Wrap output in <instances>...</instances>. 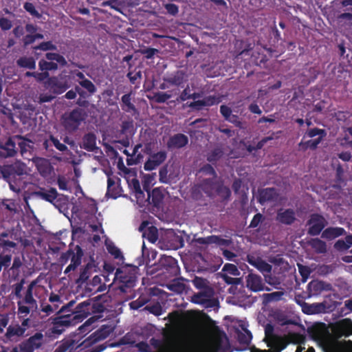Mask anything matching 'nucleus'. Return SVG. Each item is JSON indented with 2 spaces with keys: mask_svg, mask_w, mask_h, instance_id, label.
<instances>
[{
  "mask_svg": "<svg viewBox=\"0 0 352 352\" xmlns=\"http://www.w3.org/2000/svg\"><path fill=\"white\" fill-rule=\"evenodd\" d=\"M181 340L179 335L173 334L164 343L153 338L150 344L157 350L156 352H232L229 340L223 331L215 333L206 341L195 343L184 350H179L176 346Z\"/></svg>",
  "mask_w": 352,
  "mask_h": 352,
  "instance_id": "obj_1",
  "label": "nucleus"
},
{
  "mask_svg": "<svg viewBox=\"0 0 352 352\" xmlns=\"http://www.w3.org/2000/svg\"><path fill=\"white\" fill-rule=\"evenodd\" d=\"M74 302H69L64 305L58 311L59 316L53 319L54 331L62 332L63 327L74 326L82 322L90 314L89 307L91 305V300H87L79 303L75 311H72L70 307L73 306Z\"/></svg>",
  "mask_w": 352,
  "mask_h": 352,
  "instance_id": "obj_2",
  "label": "nucleus"
},
{
  "mask_svg": "<svg viewBox=\"0 0 352 352\" xmlns=\"http://www.w3.org/2000/svg\"><path fill=\"white\" fill-rule=\"evenodd\" d=\"M1 173L9 184L10 188L14 192H18L23 176L26 174L25 164L16 161L11 164L4 165L1 168Z\"/></svg>",
  "mask_w": 352,
  "mask_h": 352,
  "instance_id": "obj_3",
  "label": "nucleus"
},
{
  "mask_svg": "<svg viewBox=\"0 0 352 352\" xmlns=\"http://www.w3.org/2000/svg\"><path fill=\"white\" fill-rule=\"evenodd\" d=\"M139 268L133 265H122L115 272L114 280L118 283V288L122 292H127L136 283Z\"/></svg>",
  "mask_w": 352,
  "mask_h": 352,
  "instance_id": "obj_4",
  "label": "nucleus"
},
{
  "mask_svg": "<svg viewBox=\"0 0 352 352\" xmlns=\"http://www.w3.org/2000/svg\"><path fill=\"white\" fill-rule=\"evenodd\" d=\"M87 116V114L85 109L76 107L71 111L63 114L61 124L67 132L72 133L79 129Z\"/></svg>",
  "mask_w": 352,
  "mask_h": 352,
  "instance_id": "obj_5",
  "label": "nucleus"
},
{
  "mask_svg": "<svg viewBox=\"0 0 352 352\" xmlns=\"http://www.w3.org/2000/svg\"><path fill=\"white\" fill-rule=\"evenodd\" d=\"M190 302L201 305L203 308H214L219 306V300L215 298V292L213 287L206 288L195 293L190 297Z\"/></svg>",
  "mask_w": 352,
  "mask_h": 352,
  "instance_id": "obj_6",
  "label": "nucleus"
},
{
  "mask_svg": "<svg viewBox=\"0 0 352 352\" xmlns=\"http://www.w3.org/2000/svg\"><path fill=\"white\" fill-rule=\"evenodd\" d=\"M70 86V76L63 73L56 76H51L49 80L45 82V87L56 95L64 93Z\"/></svg>",
  "mask_w": 352,
  "mask_h": 352,
  "instance_id": "obj_7",
  "label": "nucleus"
},
{
  "mask_svg": "<svg viewBox=\"0 0 352 352\" xmlns=\"http://www.w3.org/2000/svg\"><path fill=\"white\" fill-rule=\"evenodd\" d=\"M160 274L165 278L170 279L179 274V267L175 258L170 256H163L159 262Z\"/></svg>",
  "mask_w": 352,
  "mask_h": 352,
  "instance_id": "obj_8",
  "label": "nucleus"
},
{
  "mask_svg": "<svg viewBox=\"0 0 352 352\" xmlns=\"http://www.w3.org/2000/svg\"><path fill=\"white\" fill-rule=\"evenodd\" d=\"M216 187V183L213 179H204L199 184L192 188V198L196 200H201L203 197L202 193H204L206 197H212Z\"/></svg>",
  "mask_w": 352,
  "mask_h": 352,
  "instance_id": "obj_9",
  "label": "nucleus"
},
{
  "mask_svg": "<svg viewBox=\"0 0 352 352\" xmlns=\"http://www.w3.org/2000/svg\"><path fill=\"white\" fill-rule=\"evenodd\" d=\"M328 222L327 219L318 213H313L307 221V233L310 236H317L324 230Z\"/></svg>",
  "mask_w": 352,
  "mask_h": 352,
  "instance_id": "obj_10",
  "label": "nucleus"
},
{
  "mask_svg": "<svg viewBox=\"0 0 352 352\" xmlns=\"http://www.w3.org/2000/svg\"><path fill=\"white\" fill-rule=\"evenodd\" d=\"M107 176V190L106 196L112 199H116L121 195L122 188L119 182L120 179L113 175L111 170L105 172Z\"/></svg>",
  "mask_w": 352,
  "mask_h": 352,
  "instance_id": "obj_11",
  "label": "nucleus"
},
{
  "mask_svg": "<svg viewBox=\"0 0 352 352\" xmlns=\"http://www.w3.org/2000/svg\"><path fill=\"white\" fill-rule=\"evenodd\" d=\"M44 342V336L41 332H36L19 345L21 352H34L39 349Z\"/></svg>",
  "mask_w": 352,
  "mask_h": 352,
  "instance_id": "obj_12",
  "label": "nucleus"
},
{
  "mask_svg": "<svg viewBox=\"0 0 352 352\" xmlns=\"http://www.w3.org/2000/svg\"><path fill=\"white\" fill-rule=\"evenodd\" d=\"M167 158V153L165 151L151 154L144 164V168L146 171H151L156 169L163 164Z\"/></svg>",
  "mask_w": 352,
  "mask_h": 352,
  "instance_id": "obj_13",
  "label": "nucleus"
},
{
  "mask_svg": "<svg viewBox=\"0 0 352 352\" xmlns=\"http://www.w3.org/2000/svg\"><path fill=\"white\" fill-rule=\"evenodd\" d=\"M18 314H29L32 309L37 308L36 300L34 298L33 294H26L17 302Z\"/></svg>",
  "mask_w": 352,
  "mask_h": 352,
  "instance_id": "obj_14",
  "label": "nucleus"
},
{
  "mask_svg": "<svg viewBox=\"0 0 352 352\" xmlns=\"http://www.w3.org/2000/svg\"><path fill=\"white\" fill-rule=\"evenodd\" d=\"M19 135L10 137L6 142L0 143V155L3 157H13L16 153V140L20 139Z\"/></svg>",
  "mask_w": 352,
  "mask_h": 352,
  "instance_id": "obj_15",
  "label": "nucleus"
},
{
  "mask_svg": "<svg viewBox=\"0 0 352 352\" xmlns=\"http://www.w3.org/2000/svg\"><path fill=\"white\" fill-rule=\"evenodd\" d=\"M149 223L147 221L142 222L139 227L140 232H142V237L151 243H155L158 239V230L154 226H148Z\"/></svg>",
  "mask_w": 352,
  "mask_h": 352,
  "instance_id": "obj_16",
  "label": "nucleus"
},
{
  "mask_svg": "<svg viewBox=\"0 0 352 352\" xmlns=\"http://www.w3.org/2000/svg\"><path fill=\"white\" fill-rule=\"evenodd\" d=\"M219 100L215 96H208L204 97L202 100H197L192 101L190 103H187V106L192 109L201 110L204 107H211L214 104H218Z\"/></svg>",
  "mask_w": 352,
  "mask_h": 352,
  "instance_id": "obj_17",
  "label": "nucleus"
},
{
  "mask_svg": "<svg viewBox=\"0 0 352 352\" xmlns=\"http://www.w3.org/2000/svg\"><path fill=\"white\" fill-rule=\"evenodd\" d=\"M332 286L330 283H327L318 280H313L307 285V291L310 296H317L322 291H330Z\"/></svg>",
  "mask_w": 352,
  "mask_h": 352,
  "instance_id": "obj_18",
  "label": "nucleus"
},
{
  "mask_svg": "<svg viewBox=\"0 0 352 352\" xmlns=\"http://www.w3.org/2000/svg\"><path fill=\"white\" fill-rule=\"evenodd\" d=\"M247 261L263 274L270 273L272 271V265L258 256L249 254L247 256Z\"/></svg>",
  "mask_w": 352,
  "mask_h": 352,
  "instance_id": "obj_19",
  "label": "nucleus"
},
{
  "mask_svg": "<svg viewBox=\"0 0 352 352\" xmlns=\"http://www.w3.org/2000/svg\"><path fill=\"white\" fill-rule=\"evenodd\" d=\"M192 262L196 264L195 267L197 268L198 272L215 271L217 270L216 267L207 261L206 257L201 253L195 254Z\"/></svg>",
  "mask_w": 352,
  "mask_h": 352,
  "instance_id": "obj_20",
  "label": "nucleus"
},
{
  "mask_svg": "<svg viewBox=\"0 0 352 352\" xmlns=\"http://www.w3.org/2000/svg\"><path fill=\"white\" fill-rule=\"evenodd\" d=\"M188 142V137L182 133H177L169 138L166 146L169 150L181 148Z\"/></svg>",
  "mask_w": 352,
  "mask_h": 352,
  "instance_id": "obj_21",
  "label": "nucleus"
},
{
  "mask_svg": "<svg viewBox=\"0 0 352 352\" xmlns=\"http://www.w3.org/2000/svg\"><path fill=\"white\" fill-rule=\"evenodd\" d=\"M296 219V214L293 209L280 210L277 212L276 220L282 224L291 226Z\"/></svg>",
  "mask_w": 352,
  "mask_h": 352,
  "instance_id": "obj_22",
  "label": "nucleus"
},
{
  "mask_svg": "<svg viewBox=\"0 0 352 352\" xmlns=\"http://www.w3.org/2000/svg\"><path fill=\"white\" fill-rule=\"evenodd\" d=\"M246 285L252 292H256L264 290L262 278L256 274H248L246 277Z\"/></svg>",
  "mask_w": 352,
  "mask_h": 352,
  "instance_id": "obj_23",
  "label": "nucleus"
},
{
  "mask_svg": "<svg viewBox=\"0 0 352 352\" xmlns=\"http://www.w3.org/2000/svg\"><path fill=\"white\" fill-rule=\"evenodd\" d=\"M150 204L157 210L163 206L164 195L163 192L157 188H154L151 192H148Z\"/></svg>",
  "mask_w": 352,
  "mask_h": 352,
  "instance_id": "obj_24",
  "label": "nucleus"
},
{
  "mask_svg": "<svg viewBox=\"0 0 352 352\" xmlns=\"http://www.w3.org/2000/svg\"><path fill=\"white\" fill-rule=\"evenodd\" d=\"M243 332L239 330V329H236L235 333L236 336L237 341L240 344H242L244 346V349H246L248 346L250 345L251 340L252 339V333L247 329L246 328L243 329ZM236 351H243V349H236Z\"/></svg>",
  "mask_w": 352,
  "mask_h": 352,
  "instance_id": "obj_25",
  "label": "nucleus"
},
{
  "mask_svg": "<svg viewBox=\"0 0 352 352\" xmlns=\"http://www.w3.org/2000/svg\"><path fill=\"white\" fill-rule=\"evenodd\" d=\"M82 140L80 147L89 152L94 151L98 148L96 146V135L92 132L85 134Z\"/></svg>",
  "mask_w": 352,
  "mask_h": 352,
  "instance_id": "obj_26",
  "label": "nucleus"
},
{
  "mask_svg": "<svg viewBox=\"0 0 352 352\" xmlns=\"http://www.w3.org/2000/svg\"><path fill=\"white\" fill-rule=\"evenodd\" d=\"M260 44L258 43L256 50H254L251 54V61L255 65L260 66L262 63H265L267 60V56L263 53L264 50L270 51L269 48L261 44L263 51L261 52L259 49Z\"/></svg>",
  "mask_w": 352,
  "mask_h": 352,
  "instance_id": "obj_27",
  "label": "nucleus"
},
{
  "mask_svg": "<svg viewBox=\"0 0 352 352\" xmlns=\"http://www.w3.org/2000/svg\"><path fill=\"white\" fill-rule=\"evenodd\" d=\"M278 193L274 188H267L263 189L259 192L258 201L263 204L268 201H274L277 199Z\"/></svg>",
  "mask_w": 352,
  "mask_h": 352,
  "instance_id": "obj_28",
  "label": "nucleus"
},
{
  "mask_svg": "<svg viewBox=\"0 0 352 352\" xmlns=\"http://www.w3.org/2000/svg\"><path fill=\"white\" fill-rule=\"evenodd\" d=\"M345 234V230L340 227H329L324 229L321 234V237L328 241H331L337 237Z\"/></svg>",
  "mask_w": 352,
  "mask_h": 352,
  "instance_id": "obj_29",
  "label": "nucleus"
},
{
  "mask_svg": "<svg viewBox=\"0 0 352 352\" xmlns=\"http://www.w3.org/2000/svg\"><path fill=\"white\" fill-rule=\"evenodd\" d=\"M196 242L201 245L217 244L218 245H227L228 241L215 235H210L207 237H200L196 239Z\"/></svg>",
  "mask_w": 352,
  "mask_h": 352,
  "instance_id": "obj_30",
  "label": "nucleus"
},
{
  "mask_svg": "<svg viewBox=\"0 0 352 352\" xmlns=\"http://www.w3.org/2000/svg\"><path fill=\"white\" fill-rule=\"evenodd\" d=\"M186 74L182 70H177L173 74L168 76L164 80L172 85L179 87H182L185 81Z\"/></svg>",
  "mask_w": 352,
  "mask_h": 352,
  "instance_id": "obj_31",
  "label": "nucleus"
},
{
  "mask_svg": "<svg viewBox=\"0 0 352 352\" xmlns=\"http://www.w3.org/2000/svg\"><path fill=\"white\" fill-rule=\"evenodd\" d=\"M61 212H67L69 208V197L57 192L56 199L52 204Z\"/></svg>",
  "mask_w": 352,
  "mask_h": 352,
  "instance_id": "obj_32",
  "label": "nucleus"
},
{
  "mask_svg": "<svg viewBox=\"0 0 352 352\" xmlns=\"http://www.w3.org/2000/svg\"><path fill=\"white\" fill-rule=\"evenodd\" d=\"M34 194L40 199L53 204L56 197L57 190L54 188H50L49 189L40 188Z\"/></svg>",
  "mask_w": 352,
  "mask_h": 352,
  "instance_id": "obj_33",
  "label": "nucleus"
},
{
  "mask_svg": "<svg viewBox=\"0 0 352 352\" xmlns=\"http://www.w3.org/2000/svg\"><path fill=\"white\" fill-rule=\"evenodd\" d=\"M25 331L26 328L21 327L19 324H11L7 328L6 336L12 340L15 338L23 336Z\"/></svg>",
  "mask_w": 352,
  "mask_h": 352,
  "instance_id": "obj_34",
  "label": "nucleus"
},
{
  "mask_svg": "<svg viewBox=\"0 0 352 352\" xmlns=\"http://www.w3.org/2000/svg\"><path fill=\"white\" fill-rule=\"evenodd\" d=\"M324 309L325 305L324 303L308 304L307 302H304L302 306L303 313L308 315L320 313L323 311Z\"/></svg>",
  "mask_w": 352,
  "mask_h": 352,
  "instance_id": "obj_35",
  "label": "nucleus"
},
{
  "mask_svg": "<svg viewBox=\"0 0 352 352\" xmlns=\"http://www.w3.org/2000/svg\"><path fill=\"white\" fill-rule=\"evenodd\" d=\"M16 65L21 68L34 70L36 69V60L32 56H21L16 60Z\"/></svg>",
  "mask_w": 352,
  "mask_h": 352,
  "instance_id": "obj_36",
  "label": "nucleus"
},
{
  "mask_svg": "<svg viewBox=\"0 0 352 352\" xmlns=\"http://www.w3.org/2000/svg\"><path fill=\"white\" fill-rule=\"evenodd\" d=\"M267 345L268 347L272 348L274 352H281V351L286 348L287 343L285 340L280 336L278 338H275V340L269 341Z\"/></svg>",
  "mask_w": 352,
  "mask_h": 352,
  "instance_id": "obj_37",
  "label": "nucleus"
},
{
  "mask_svg": "<svg viewBox=\"0 0 352 352\" xmlns=\"http://www.w3.org/2000/svg\"><path fill=\"white\" fill-rule=\"evenodd\" d=\"M321 138H317L314 140H309L307 141L301 140L298 144L299 149L303 151L307 149L315 150L318 148V144L322 142Z\"/></svg>",
  "mask_w": 352,
  "mask_h": 352,
  "instance_id": "obj_38",
  "label": "nucleus"
},
{
  "mask_svg": "<svg viewBox=\"0 0 352 352\" xmlns=\"http://www.w3.org/2000/svg\"><path fill=\"white\" fill-rule=\"evenodd\" d=\"M36 168L41 175L45 176L50 173L52 166L49 161L44 158H40L36 164Z\"/></svg>",
  "mask_w": 352,
  "mask_h": 352,
  "instance_id": "obj_39",
  "label": "nucleus"
},
{
  "mask_svg": "<svg viewBox=\"0 0 352 352\" xmlns=\"http://www.w3.org/2000/svg\"><path fill=\"white\" fill-rule=\"evenodd\" d=\"M121 108L126 112H131L136 111L135 105L131 102V93L126 94L121 98Z\"/></svg>",
  "mask_w": 352,
  "mask_h": 352,
  "instance_id": "obj_40",
  "label": "nucleus"
},
{
  "mask_svg": "<svg viewBox=\"0 0 352 352\" xmlns=\"http://www.w3.org/2000/svg\"><path fill=\"white\" fill-rule=\"evenodd\" d=\"M91 268V265L88 263L81 270L79 277L76 280V283L78 285L81 286L84 283H87L89 277L90 276V270Z\"/></svg>",
  "mask_w": 352,
  "mask_h": 352,
  "instance_id": "obj_41",
  "label": "nucleus"
},
{
  "mask_svg": "<svg viewBox=\"0 0 352 352\" xmlns=\"http://www.w3.org/2000/svg\"><path fill=\"white\" fill-rule=\"evenodd\" d=\"M192 283L193 286L199 291L206 289V288H212V287L211 286L209 280H208L206 278H204L202 277L195 276L192 280Z\"/></svg>",
  "mask_w": 352,
  "mask_h": 352,
  "instance_id": "obj_42",
  "label": "nucleus"
},
{
  "mask_svg": "<svg viewBox=\"0 0 352 352\" xmlns=\"http://www.w3.org/2000/svg\"><path fill=\"white\" fill-rule=\"evenodd\" d=\"M107 248L108 252L111 254L115 259L118 261V264L123 265L124 257L121 250L113 244L108 245Z\"/></svg>",
  "mask_w": 352,
  "mask_h": 352,
  "instance_id": "obj_43",
  "label": "nucleus"
},
{
  "mask_svg": "<svg viewBox=\"0 0 352 352\" xmlns=\"http://www.w3.org/2000/svg\"><path fill=\"white\" fill-rule=\"evenodd\" d=\"M75 250L76 252L73 250H71V264L78 267L81 263L83 252L82 249L78 245L76 247Z\"/></svg>",
  "mask_w": 352,
  "mask_h": 352,
  "instance_id": "obj_44",
  "label": "nucleus"
},
{
  "mask_svg": "<svg viewBox=\"0 0 352 352\" xmlns=\"http://www.w3.org/2000/svg\"><path fill=\"white\" fill-rule=\"evenodd\" d=\"M311 248L318 254H323L327 252V244L321 239L316 238L310 241Z\"/></svg>",
  "mask_w": 352,
  "mask_h": 352,
  "instance_id": "obj_45",
  "label": "nucleus"
},
{
  "mask_svg": "<svg viewBox=\"0 0 352 352\" xmlns=\"http://www.w3.org/2000/svg\"><path fill=\"white\" fill-rule=\"evenodd\" d=\"M58 63L52 61L41 59L38 61V68L41 71H46L47 72H49L50 71H56L58 68Z\"/></svg>",
  "mask_w": 352,
  "mask_h": 352,
  "instance_id": "obj_46",
  "label": "nucleus"
},
{
  "mask_svg": "<svg viewBox=\"0 0 352 352\" xmlns=\"http://www.w3.org/2000/svg\"><path fill=\"white\" fill-rule=\"evenodd\" d=\"M45 58L50 61H56V63H58L62 67H65L67 65L65 57L58 53L47 52L45 54Z\"/></svg>",
  "mask_w": 352,
  "mask_h": 352,
  "instance_id": "obj_47",
  "label": "nucleus"
},
{
  "mask_svg": "<svg viewBox=\"0 0 352 352\" xmlns=\"http://www.w3.org/2000/svg\"><path fill=\"white\" fill-rule=\"evenodd\" d=\"M223 151L222 148L219 147L214 148L213 150H212L210 153L207 155V160L212 163V164H214L217 163V161H219L223 156Z\"/></svg>",
  "mask_w": 352,
  "mask_h": 352,
  "instance_id": "obj_48",
  "label": "nucleus"
},
{
  "mask_svg": "<svg viewBox=\"0 0 352 352\" xmlns=\"http://www.w3.org/2000/svg\"><path fill=\"white\" fill-rule=\"evenodd\" d=\"M215 191L219 197L223 201H228L231 196V190L223 184H219L215 189Z\"/></svg>",
  "mask_w": 352,
  "mask_h": 352,
  "instance_id": "obj_49",
  "label": "nucleus"
},
{
  "mask_svg": "<svg viewBox=\"0 0 352 352\" xmlns=\"http://www.w3.org/2000/svg\"><path fill=\"white\" fill-rule=\"evenodd\" d=\"M101 278L99 276H94L91 280L89 283H87V286L85 287L86 291L91 292L94 290V289L91 288V287L98 286V288L96 289V292H102L103 290V286L101 285Z\"/></svg>",
  "mask_w": 352,
  "mask_h": 352,
  "instance_id": "obj_50",
  "label": "nucleus"
},
{
  "mask_svg": "<svg viewBox=\"0 0 352 352\" xmlns=\"http://www.w3.org/2000/svg\"><path fill=\"white\" fill-rule=\"evenodd\" d=\"M128 184L129 187L135 193V197L138 199L140 198V197L144 196V192L141 189L140 182L136 177H134L131 180H128Z\"/></svg>",
  "mask_w": 352,
  "mask_h": 352,
  "instance_id": "obj_51",
  "label": "nucleus"
},
{
  "mask_svg": "<svg viewBox=\"0 0 352 352\" xmlns=\"http://www.w3.org/2000/svg\"><path fill=\"white\" fill-rule=\"evenodd\" d=\"M168 289L176 294H181L186 292V286L184 283L178 280H174L167 286Z\"/></svg>",
  "mask_w": 352,
  "mask_h": 352,
  "instance_id": "obj_52",
  "label": "nucleus"
},
{
  "mask_svg": "<svg viewBox=\"0 0 352 352\" xmlns=\"http://www.w3.org/2000/svg\"><path fill=\"white\" fill-rule=\"evenodd\" d=\"M139 52L143 55L145 59L149 60L160 53V50L155 48L144 47L140 48Z\"/></svg>",
  "mask_w": 352,
  "mask_h": 352,
  "instance_id": "obj_53",
  "label": "nucleus"
},
{
  "mask_svg": "<svg viewBox=\"0 0 352 352\" xmlns=\"http://www.w3.org/2000/svg\"><path fill=\"white\" fill-rule=\"evenodd\" d=\"M317 135L318 136V138H321V140H322L323 138L327 135V131L324 129L315 127L308 129L305 134V136L310 138Z\"/></svg>",
  "mask_w": 352,
  "mask_h": 352,
  "instance_id": "obj_54",
  "label": "nucleus"
},
{
  "mask_svg": "<svg viewBox=\"0 0 352 352\" xmlns=\"http://www.w3.org/2000/svg\"><path fill=\"white\" fill-rule=\"evenodd\" d=\"M149 301V298L146 296L141 295L138 299L130 303V307L132 309L137 310Z\"/></svg>",
  "mask_w": 352,
  "mask_h": 352,
  "instance_id": "obj_55",
  "label": "nucleus"
},
{
  "mask_svg": "<svg viewBox=\"0 0 352 352\" xmlns=\"http://www.w3.org/2000/svg\"><path fill=\"white\" fill-rule=\"evenodd\" d=\"M144 309L148 311L155 316H160L163 314L162 307L158 302L153 305H146Z\"/></svg>",
  "mask_w": 352,
  "mask_h": 352,
  "instance_id": "obj_56",
  "label": "nucleus"
},
{
  "mask_svg": "<svg viewBox=\"0 0 352 352\" xmlns=\"http://www.w3.org/2000/svg\"><path fill=\"white\" fill-rule=\"evenodd\" d=\"M265 336L263 340L266 344L269 342V341L275 340V338L280 337L274 333V327L270 324H267L265 328Z\"/></svg>",
  "mask_w": 352,
  "mask_h": 352,
  "instance_id": "obj_57",
  "label": "nucleus"
},
{
  "mask_svg": "<svg viewBox=\"0 0 352 352\" xmlns=\"http://www.w3.org/2000/svg\"><path fill=\"white\" fill-rule=\"evenodd\" d=\"M190 89L188 85H187L182 91H180L179 96L176 98L174 102L179 103L184 102L191 98Z\"/></svg>",
  "mask_w": 352,
  "mask_h": 352,
  "instance_id": "obj_58",
  "label": "nucleus"
},
{
  "mask_svg": "<svg viewBox=\"0 0 352 352\" xmlns=\"http://www.w3.org/2000/svg\"><path fill=\"white\" fill-rule=\"evenodd\" d=\"M79 85L85 89L90 95H93L97 91L95 85L89 79H85L84 80L79 81Z\"/></svg>",
  "mask_w": 352,
  "mask_h": 352,
  "instance_id": "obj_59",
  "label": "nucleus"
},
{
  "mask_svg": "<svg viewBox=\"0 0 352 352\" xmlns=\"http://www.w3.org/2000/svg\"><path fill=\"white\" fill-rule=\"evenodd\" d=\"M33 50H43V51H48V50H56L57 47L56 45L53 44L52 41H46L42 42L39 45L33 47Z\"/></svg>",
  "mask_w": 352,
  "mask_h": 352,
  "instance_id": "obj_60",
  "label": "nucleus"
},
{
  "mask_svg": "<svg viewBox=\"0 0 352 352\" xmlns=\"http://www.w3.org/2000/svg\"><path fill=\"white\" fill-rule=\"evenodd\" d=\"M50 140L52 142V144L56 147V149L61 152L68 151L67 146L63 144L60 142V141L53 135H50Z\"/></svg>",
  "mask_w": 352,
  "mask_h": 352,
  "instance_id": "obj_61",
  "label": "nucleus"
},
{
  "mask_svg": "<svg viewBox=\"0 0 352 352\" xmlns=\"http://www.w3.org/2000/svg\"><path fill=\"white\" fill-rule=\"evenodd\" d=\"M126 77L129 79L131 84L135 85L137 83L138 80L142 79V72L139 70L138 72L133 73V72L129 71L126 74ZM138 83H140V82H138Z\"/></svg>",
  "mask_w": 352,
  "mask_h": 352,
  "instance_id": "obj_62",
  "label": "nucleus"
},
{
  "mask_svg": "<svg viewBox=\"0 0 352 352\" xmlns=\"http://www.w3.org/2000/svg\"><path fill=\"white\" fill-rule=\"evenodd\" d=\"M159 179L161 183L168 184L169 183V177L168 176V168L167 166H164L160 169L159 171Z\"/></svg>",
  "mask_w": 352,
  "mask_h": 352,
  "instance_id": "obj_63",
  "label": "nucleus"
},
{
  "mask_svg": "<svg viewBox=\"0 0 352 352\" xmlns=\"http://www.w3.org/2000/svg\"><path fill=\"white\" fill-rule=\"evenodd\" d=\"M223 271L226 272L227 273L233 275V276H238L239 275V271L237 268V267L231 263H226L224 265L223 267Z\"/></svg>",
  "mask_w": 352,
  "mask_h": 352,
  "instance_id": "obj_64",
  "label": "nucleus"
}]
</instances>
